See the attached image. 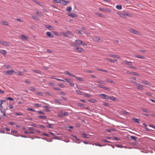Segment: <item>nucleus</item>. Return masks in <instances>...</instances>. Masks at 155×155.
<instances>
[{"label": "nucleus", "mask_w": 155, "mask_h": 155, "mask_svg": "<svg viewBox=\"0 0 155 155\" xmlns=\"http://www.w3.org/2000/svg\"><path fill=\"white\" fill-rule=\"evenodd\" d=\"M81 45L86 46L87 45L82 41L78 39L75 41L74 43L72 44V45L74 46H79Z\"/></svg>", "instance_id": "nucleus-1"}, {"label": "nucleus", "mask_w": 155, "mask_h": 155, "mask_svg": "<svg viewBox=\"0 0 155 155\" xmlns=\"http://www.w3.org/2000/svg\"><path fill=\"white\" fill-rule=\"evenodd\" d=\"M54 2L55 3H60L62 5H66L70 2L68 1H54Z\"/></svg>", "instance_id": "nucleus-2"}, {"label": "nucleus", "mask_w": 155, "mask_h": 155, "mask_svg": "<svg viewBox=\"0 0 155 155\" xmlns=\"http://www.w3.org/2000/svg\"><path fill=\"white\" fill-rule=\"evenodd\" d=\"M61 33L63 35L64 37H69V35H73V33L71 31H67L66 32H61Z\"/></svg>", "instance_id": "nucleus-3"}, {"label": "nucleus", "mask_w": 155, "mask_h": 155, "mask_svg": "<svg viewBox=\"0 0 155 155\" xmlns=\"http://www.w3.org/2000/svg\"><path fill=\"white\" fill-rule=\"evenodd\" d=\"M129 31L130 32L132 33L133 34H135L138 35H141V33L140 32L135 30L134 29H130L129 30Z\"/></svg>", "instance_id": "nucleus-4"}, {"label": "nucleus", "mask_w": 155, "mask_h": 155, "mask_svg": "<svg viewBox=\"0 0 155 155\" xmlns=\"http://www.w3.org/2000/svg\"><path fill=\"white\" fill-rule=\"evenodd\" d=\"M135 84L136 85V86L137 87V88L140 90H143V85H140L139 84L137 83L136 82H134Z\"/></svg>", "instance_id": "nucleus-5"}, {"label": "nucleus", "mask_w": 155, "mask_h": 155, "mask_svg": "<svg viewBox=\"0 0 155 155\" xmlns=\"http://www.w3.org/2000/svg\"><path fill=\"white\" fill-rule=\"evenodd\" d=\"M99 96L103 99H108V96L107 94H99Z\"/></svg>", "instance_id": "nucleus-6"}, {"label": "nucleus", "mask_w": 155, "mask_h": 155, "mask_svg": "<svg viewBox=\"0 0 155 155\" xmlns=\"http://www.w3.org/2000/svg\"><path fill=\"white\" fill-rule=\"evenodd\" d=\"M117 14L118 15L122 18H124L125 17L126 15H128V14H126L125 12H117Z\"/></svg>", "instance_id": "nucleus-7"}, {"label": "nucleus", "mask_w": 155, "mask_h": 155, "mask_svg": "<svg viewBox=\"0 0 155 155\" xmlns=\"http://www.w3.org/2000/svg\"><path fill=\"white\" fill-rule=\"evenodd\" d=\"M105 59L106 60L112 63H114L117 61L116 59H111L108 58H105Z\"/></svg>", "instance_id": "nucleus-8"}, {"label": "nucleus", "mask_w": 155, "mask_h": 155, "mask_svg": "<svg viewBox=\"0 0 155 155\" xmlns=\"http://www.w3.org/2000/svg\"><path fill=\"white\" fill-rule=\"evenodd\" d=\"M109 56L112 58H120V57L119 56L117 55H114V54H110L109 55Z\"/></svg>", "instance_id": "nucleus-9"}, {"label": "nucleus", "mask_w": 155, "mask_h": 155, "mask_svg": "<svg viewBox=\"0 0 155 155\" xmlns=\"http://www.w3.org/2000/svg\"><path fill=\"white\" fill-rule=\"evenodd\" d=\"M46 35L47 36L51 38H53L54 37V35L50 32H49V31L47 32L46 33Z\"/></svg>", "instance_id": "nucleus-10"}, {"label": "nucleus", "mask_w": 155, "mask_h": 155, "mask_svg": "<svg viewBox=\"0 0 155 155\" xmlns=\"http://www.w3.org/2000/svg\"><path fill=\"white\" fill-rule=\"evenodd\" d=\"M10 130L9 129L7 128H5L3 130H1V132L2 133H6L7 134H9V133L8 132V131H9Z\"/></svg>", "instance_id": "nucleus-11"}, {"label": "nucleus", "mask_w": 155, "mask_h": 155, "mask_svg": "<svg viewBox=\"0 0 155 155\" xmlns=\"http://www.w3.org/2000/svg\"><path fill=\"white\" fill-rule=\"evenodd\" d=\"M73 77L75 78L77 80L80 81H84V79L80 77H78L75 75L73 76Z\"/></svg>", "instance_id": "nucleus-12"}, {"label": "nucleus", "mask_w": 155, "mask_h": 155, "mask_svg": "<svg viewBox=\"0 0 155 155\" xmlns=\"http://www.w3.org/2000/svg\"><path fill=\"white\" fill-rule=\"evenodd\" d=\"M20 38L24 40H27V37L24 35H22L19 36Z\"/></svg>", "instance_id": "nucleus-13"}, {"label": "nucleus", "mask_w": 155, "mask_h": 155, "mask_svg": "<svg viewBox=\"0 0 155 155\" xmlns=\"http://www.w3.org/2000/svg\"><path fill=\"white\" fill-rule=\"evenodd\" d=\"M134 56L136 58L142 59H145L146 58V57L144 56L138 55H135Z\"/></svg>", "instance_id": "nucleus-14"}, {"label": "nucleus", "mask_w": 155, "mask_h": 155, "mask_svg": "<svg viewBox=\"0 0 155 155\" xmlns=\"http://www.w3.org/2000/svg\"><path fill=\"white\" fill-rule=\"evenodd\" d=\"M76 92L77 94L78 95H83L84 93V92L79 90H77Z\"/></svg>", "instance_id": "nucleus-15"}, {"label": "nucleus", "mask_w": 155, "mask_h": 155, "mask_svg": "<svg viewBox=\"0 0 155 155\" xmlns=\"http://www.w3.org/2000/svg\"><path fill=\"white\" fill-rule=\"evenodd\" d=\"M68 15L72 17H77V15L74 13H69L68 14Z\"/></svg>", "instance_id": "nucleus-16"}, {"label": "nucleus", "mask_w": 155, "mask_h": 155, "mask_svg": "<svg viewBox=\"0 0 155 155\" xmlns=\"http://www.w3.org/2000/svg\"><path fill=\"white\" fill-rule=\"evenodd\" d=\"M108 99H110L112 101H116V99L114 97L108 96Z\"/></svg>", "instance_id": "nucleus-17"}, {"label": "nucleus", "mask_w": 155, "mask_h": 155, "mask_svg": "<svg viewBox=\"0 0 155 155\" xmlns=\"http://www.w3.org/2000/svg\"><path fill=\"white\" fill-rule=\"evenodd\" d=\"M124 64L126 65H131L132 64V62L130 61H128L127 60L124 61Z\"/></svg>", "instance_id": "nucleus-18"}, {"label": "nucleus", "mask_w": 155, "mask_h": 155, "mask_svg": "<svg viewBox=\"0 0 155 155\" xmlns=\"http://www.w3.org/2000/svg\"><path fill=\"white\" fill-rule=\"evenodd\" d=\"M84 97H88V98H91V97L92 96L90 94H87L86 93H84Z\"/></svg>", "instance_id": "nucleus-19"}, {"label": "nucleus", "mask_w": 155, "mask_h": 155, "mask_svg": "<svg viewBox=\"0 0 155 155\" xmlns=\"http://www.w3.org/2000/svg\"><path fill=\"white\" fill-rule=\"evenodd\" d=\"M0 44L4 45L6 46L8 44L6 42L2 41H0Z\"/></svg>", "instance_id": "nucleus-20"}, {"label": "nucleus", "mask_w": 155, "mask_h": 155, "mask_svg": "<svg viewBox=\"0 0 155 155\" xmlns=\"http://www.w3.org/2000/svg\"><path fill=\"white\" fill-rule=\"evenodd\" d=\"M78 52H81L84 51L83 49L81 48H76Z\"/></svg>", "instance_id": "nucleus-21"}, {"label": "nucleus", "mask_w": 155, "mask_h": 155, "mask_svg": "<svg viewBox=\"0 0 155 155\" xmlns=\"http://www.w3.org/2000/svg\"><path fill=\"white\" fill-rule=\"evenodd\" d=\"M77 31H78V33L79 34H83L85 33V32L82 30H77Z\"/></svg>", "instance_id": "nucleus-22"}, {"label": "nucleus", "mask_w": 155, "mask_h": 155, "mask_svg": "<svg viewBox=\"0 0 155 155\" xmlns=\"http://www.w3.org/2000/svg\"><path fill=\"white\" fill-rule=\"evenodd\" d=\"M95 14L96 15H97L98 16H100V17H102V18H104L105 17V16L104 15H102V14H100V13H95Z\"/></svg>", "instance_id": "nucleus-23"}, {"label": "nucleus", "mask_w": 155, "mask_h": 155, "mask_svg": "<svg viewBox=\"0 0 155 155\" xmlns=\"http://www.w3.org/2000/svg\"><path fill=\"white\" fill-rule=\"evenodd\" d=\"M133 120L135 122L137 123H140V120L138 119L133 118Z\"/></svg>", "instance_id": "nucleus-24"}, {"label": "nucleus", "mask_w": 155, "mask_h": 155, "mask_svg": "<svg viewBox=\"0 0 155 155\" xmlns=\"http://www.w3.org/2000/svg\"><path fill=\"white\" fill-rule=\"evenodd\" d=\"M46 27L47 28H49L50 29L54 30V27L52 26H51L49 25H46Z\"/></svg>", "instance_id": "nucleus-25"}, {"label": "nucleus", "mask_w": 155, "mask_h": 155, "mask_svg": "<svg viewBox=\"0 0 155 155\" xmlns=\"http://www.w3.org/2000/svg\"><path fill=\"white\" fill-rule=\"evenodd\" d=\"M64 116L63 113L62 111L60 112L58 115V117H63Z\"/></svg>", "instance_id": "nucleus-26"}, {"label": "nucleus", "mask_w": 155, "mask_h": 155, "mask_svg": "<svg viewBox=\"0 0 155 155\" xmlns=\"http://www.w3.org/2000/svg\"><path fill=\"white\" fill-rule=\"evenodd\" d=\"M93 40L95 41H98L100 40V38L99 37H94L93 38Z\"/></svg>", "instance_id": "nucleus-27"}, {"label": "nucleus", "mask_w": 155, "mask_h": 155, "mask_svg": "<svg viewBox=\"0 0 155 155\" xmlns=\"http://www.w3.org/2000/svg\"><path fill=\"white\" fill-rule=\"evenodd\" d=\"M141 83L144 84H146L147 85H150V84L149 82H147L146 81H143L141 82Z\"/></svg>", "instance_id": "nucleus-28"}, {"label": "nucleus", "mask_w": 155, "mask_h": 155, "mask_svg": "<svg viewBox=\"0 0 155 155\" xmlns=\"http://www.w3.org/2000/svg\"><path fill=\"white\" fill-rule=\"evenodd\" d=\"M64 73L68 75L71 76L73 77V76H74V74H70L69 72L67 71H65Z\"/></svg>", "instance_id": "nucleus-29"}, {"label": "nucleus", "mask_w": 155, "mask_h": 155, "mask_svg": "<svg viewBox=\"0 0 155 155\" xmlns=\"http://www.w3.org/2000/svg\"><path fill=\"white\" fill-rule=\"evenodd\" d=\"M116 8L118 10H121L122 8V6L121 5H117L116 6Z\"/></svg>", "instance_id": "nucleus-30"}, {"label": "nucleus", "mask_w": 155, "mask_h": 155, "mask_svg": "<svg viewBox=\"0 0 155 155\" xmlns=\"http://www.w3.org/2000/svg\"><path fill=\"white\" fill-rule=\"evenodd\" d=\"M142 110L144 112H146V113H150V111L148 110H147L146 109H142Z\"/></svg>", "instance_id": "nucleus-31"}, {"label": "nucleus", "mask_w": 155, "mask_h": 155, "mask_svg": "<svg viewBox=\"0 0 155 155\" xmlns=\"http://www.w3.org/2000/svg\"><path fill=\"white\" fill-rule=\"evenodd\" d=\"M0 52L2 54L5 55L6 53V51L5 50H1L0 51Z\"/></svg>", "instance_id": "nucleus-32"}, {"label": "nucleus", "mask_w": 155, "mask_h": 155, "mask_svg": "<svg viewBox=\"0 0 155 155\" xmlns=\"http://www.w3.org/2000/svg\"><path fill=\"white\" fill-rule=\"evenodd\" d=\"M131 73L133 74L136 75V76H140L139 74L138 73L136 72H131Z\"/></svg>", "instance_id": "nucleus-33"}, {"label": "nucleus", "mask_w": 155, "mask_h": 155, "mask_svg": "<svg viewBox=\"0 0 155 155\" xmlns=\"http://www.w3.org/2000/svg\"><path fill=\"white\" fill-rule=\"evenodd\" d=\"M88 101L92 103H95L96 101L94 99H90L88 100Z\"/></svg>", "instance_id": "nucleus-34"}, {"label": "nucleus", "mask_w": 155, "mask_h": 155, "mask_svg": "<svg viewBox=\"0 0 155 155\" xmlns=\"http://www.w3.org/2000/svg\"><path fill=\"white\" fill-rule=\"evenodd\" d=\"M96 82L98 83L101 84H104V82L101 81H96Z\"/></svg>", "instance_id": "nucleus-35"}, {"label": "nucleus", "mask_w": 155, "mask_h": 155, "mask_svg": "<svg viewBox=\"0 0 155 155\" xmlns=\"http://www.w3.org/2000/svg\"><path fill=\"white\" fill-rule=\"evenodd\" d=\"M38 117L43 119H45L46 118V117L45 116H38Z\"/></svg>", "instance_id": "nucleus-36"}, {"label": "nucleus", "mask_w": 155, "mask_h": 155, "mask_svg": "<svg viewBox=\"0 0 155 155\" xmlns=\"http://www.w3.org/2000/svg\"><path fill=\"white\" fill-rule=\"evenodd\" d=\"M71 7L69 6L66 9V10L69 12H70L71 11Z\"/></svg>", "instance_id": "nucleus-37"}, {"label": "nucleus", "mask_w": 155, "mask_h": 155, "mask_svg": "<svg viewBox=\"0 0 155 155\" xmlns=\"http://www.w3.org/2000/svg\"><path fill=\"white\" fill-rule=\"evenodd\" d=\"M128 68H130L134 69H137V67H134V66H128Z\"/></svg>", "instance_id": "nucleus-38"}, {"label": "nucleus", "mask_w": 155, "mask_h": 155, "mask_svg": "<svg viewBox=\"0 0 155 155\" xmlns=\"http://www.w3.org/2000/svg\"><path fill=\"white\" fill-rule=\"evenodd\" d=\"M97 70L99 71H104V72H107V71L106 70L97 69Z\"/></svg>", "instance_id": "nucleus-39"}, {"label": "nucleus", "mask_w": 155, "mask_h": 155, "mask_svg": "<svg viewBox=\"0 0 155 155\" xmlns=\"http://www.w3.org/2000/svg\"><path fill=\"white\" fill-rule=\"evenodd\" d=\"M2 24L5 25H8V23L7 22L5 21H2Z\"/></svg>", "instance_id": "nucleus-40"}, {"label": "nucleus", "mask_w": 155, "mask_h": 155, "mask_svg": "<svg viewBox=\"0 0 155 155\" xmlns=\"http://www.w3.org/2000/svg\"><path fill=\"white\" fill-rule=\"evenodd\" d=\"M85 72L87 73H92L94 72V71L90 70H86Z\"/></svg>", "instance_id": "nucleus-41"}, {"label": "nucleus", "mask_w": 155, "mask_h": 155, "mask_svg": "<svg viewBox=\"0 0 155 155\" xmlns=\"http://www.w3.org/2000/svg\"><path fill=\"white\" fill-rule=\"evenodd\" d=\"M3 102V100H1L0 101V109H2V106L1 105L2 104Z\"/></svg>", "instance_id": "nucleus-42"}, {"label": "nucleus", "mask_w": 155, "mask_h": 155, "mask_svg": "<svg viewBox=\"0 0 155 155\" xmlns=\"http://www.w3.org/2000/svg\"><path fill=\"white\" fill-rule=\"evenodd\" d=\"M131 139L134 140H136L137 139V137L134 136H131L130 137Z\"/></svg>", "instance_id": "nucleus-43"}, {"label": "nucleus", "mask_w": 155, "mask_h": 155, "mask_svg": "<svg viewBox=\"0 0 155 155\" xmlns=\"http://www.w3.org/2000/svg\"><path fill=\"white\" fill-rule=\"evenodd\" d=\"M97 85L98 87H99L100 88H104H104L105 86H104V85H101V84H98V85Z\"/></svg>", "instance_id": "nucleus-44"}, {"label": "nucleus", "mask_w": 155, "mask_h": 155, "mask_svg": "<svg viewBox=\"0 0 155 155\" xmlns=\"http://www.w3.org/2000/svg\"><path fill=\"white\" fill-rule=\"evenodd\" d=\"M15 114L19 116H23V114L21 113H15Z\"/></svg>", "instance_id": "nucleus-45"}, {"label": "nucleus", "mask_w": 155, "mask_h": 155, "mask_svg": "<svg viewBox=\"0 0 155 155\" xmlns=\"http://www.w3.org/2000/svg\"><path fill=\"white\" fill-rule=\"evenodd\" d=\"M32 18L34 19H35V20H37V21L39 20V18L38 17H37L36 16H32Z\"/></svg>", "instance_id": "nucleus-46"}, {"label": "nucleus", "mask_w": 155, "mask_h": 155, "mask_svg": "<svg viewBox=\"0 0 155 155\" xmlns=\"http://www.w3.org/2000/svg\"><path fill=\"white\" fill-rule=\"evenodd\" d=\"M53 89L54 90H57V91H60L61 90V89H60V88H58V87H54L53 88Z\"/></svg>", "instance_id": "nucleus-47"}, {"label": "nucleus", "mask_w": 155, "mask_h": 155, "mask_svg": "<svg viewBox=\"0 0 155 155\" xmlns=\"http://www.w3.org/2000/svg\"><path fill=\"white\" fill-rule=\"evenodd\" d=\"M58 86L60 87H62V88H64V87H65V86L62 84H58Z\"/></svg>", "instance_id": "nucleus-48"}, {"label": "nucleus", "mask_w": 155, "mask_h": 155, "mask_svg": "<svg viewBox=\"0 0 155 155\" xmlns=\"http://www.w3.org/2000/svg\"><path fill=\"white\" fill-rule=\"evenodd\" d=\"M63 115H64V116H68L69 115V114L68 112H65L63 113Z\"/></svg>", "instance_id": "nucleus-49"}, {"label": "nucleus", "mask_w": 155, "mask_h": 155, "mask_svg": "<svg viewBox=\"0 0 155 155\" xmlns=\"http://www.w3.org/2000/svg\"><path fill=\"white\" fill-rule=\"evenodd\" d=\"M122 112L123 113V114H125L128 115L129 114V113L127 112V111H126L125 110L122 111Z\"/></svg>", "instance_id": "nucleus-50"}, {"label": "nucleus", "mask_w": 155, "mask_h": 155, "mask_svg": "<svg viewBox=\"0 0 155 155\" xmlns=\"http://www.w3.org/2000/svg\"><path fill=\"white\" fill-rule=\"evenodd\" d=\"M30 90L31 91H34L35 90V88L33 87H30Z\"/></svg>", "instance_id": "nucleus-51"}, {"label": "nucleus", "mask_w": 155, "mask_h": 155, "mask_svg": "<svg viewBox=\"0 0 155 155\" xmlns=\"http://www.w3.org/2000/svg\"><path fill=\"white\" fill-rule=\"evenodd\" d=\"M68 83H70L71 82V79H64Z\"/></svg>", "instance_id": "nucleus-52"}, {"label": "nucleus", "mask_w": 155, "mask_h": 155, "mask_svg": "<svg viewBox=\"0 0 155 155\" xmlns=\"http://www.w3.org/2000/svg\"><path fill=\"white\" fill-rule=\"evenodd\" d=\"M33 71L35 72H36L38 74H40L41 73V71L38 70H34V71Z\"/></svg>", "instance_id": "nucleus-53"}, {"label": "nucleus", "mask_w": 155, "mask_h": 155, "mask_svg": "<svg viewBox=\"0 0 155 155\" xmlns=\"http://www.w3.org/2000/svg\"><path fill=\"white\" fill-rule=\"evenodd\" d=\"M36 14L39 16H42V14L41 13L39 12H37Z\"/></svg>", "instance_id": "nucleus-54"}, {"label": "nucleus", "mask_w": 155, "mask_h": 155, "mask_svg": "<svg viewBox=\"0 0 155 155\" xmlns=\"http://www.w3.org/2000/svg\"><path fill=\"white\" fill-rule=\"evenodd\" d=\"M82 135L83 136V137L84 138H87V134H85V133H83L82 134Z\"/></svg>", "instance_id": "nucleus-55"}, {"label": "nucleus", "mask_w": 155, "mask_h": 155, "mask_svg": "<svg viewBox=\"0 0 155 155\" xmlns=\"http://www.w3.org/2000/svg\"><path fill=\"white\" fill-rule=\"evenodd\" d=\"M106 81L111 83H113L114 82L112 80H111L108 79L106 80Z\"/></svg>", "instance_id": "nucleus-56"}, {"label": "nucleus", "mask_w": 155, "mask_h": 155, "mask_svg": "<svg viewBox=\"0 0 155 155\" xmlns=\"http://www.w3.org/2000/svg\"><path fill=\"white\" fill-rule=\"evenodd\" d=\"M54 101L57 103H58L60 104H61L60 102V101L59 100L57 99H55Z\"/></svg>", "instance_id": "nucleus-57"}, {"label": "nucleus", "mask_w": 155, "mask_h": 155, "mask_svg": "<svg viewBox=\"0 0 155 155\" xmlns=\"http://www.w3.org/2000/svg\"><path fill=\"white\" fill-rule=\"evenodd\" d=\"M80 107H83L84 104L81 103H78L77 104Z\"/></svg>", "instance_id": "nucleus-58"}, {"label": "nucleus", "mask_w": 155, "mask_h": 155, "mask_svg": "<svg viewBox=\"0 0 155 155\" xmlns=\"http://www.w3.org/2000/svg\"><path fill=\"white\" fill-rule=\"evenodd\" d=\"M35 106H36L38 107H41V105L38 104H35Z\"/></svg>", "instance_id": "nucleus-59"}, {"label": "nucleus", "mask_w": 155, "mask_h": 155, "mask_svg": "<svg viewBox=\"0 0 155 155\" xmlns=\"http://www.w3.org/2000/svg\"><path fill=\"white\" fill-rule=\"evenodd\" d=\"M60 94H61L63 95H65L66 94L65 93L63 92H59Z\"/></svg>", "instance_id": "nucleus-60"}, {"label": "nucleus", "mask_w": 155, "mask_h": 155, "mask_svg": "<svg viewBox=\"0 0 155 155\" xmlns=\"http://www.w3.org/2000/svg\"><path fill=\"white\" fill-rule=\"evenodd\" d=\"M35 3H37L38 5H41L40 4V3L38 1H35Z\"/></svg>", "instance_id": "nucleus-61"}, {"label": "nucleus", "mask_w": 155, "mask_h": 155, "mask_svg": "<svg viewBox=\"0 0 155 155\" xmlns=\"http://www.w3.org/2000/svg\"><path fill=\"white\" fill-rule=\"evenodd\" d=\"M28 110H29V111H35V110H34L33 109H32L31 108H28Z\"/></svg>", "instance_id": "nucleus-62"}, {"label": "nucleus", "mask_w": 155, "mask_h": 155, "mask_svg": "<svg viewBox=\"0 0 155 155\" xmlns=\"http://www.w3.org/2000/svg\"><path fill=\"white\" fill-rule=\"evenodd\" d=\"M25 82L26 83H27V84H30V81H28V80H25Z\"/></svg>", "instance_id": "nucleus-63"}, {"label": "nucleus", "mask_w": 155, "mask_h": 155, "mask_svg": "<svg viewBox=\"0 0 155 155\" xmlns=\"http://www.w3.org/2000/svg\"><path fill=\"white\" fill-rule=\"evenodd\" d=\"M49 84L51 86H54L55 85L53 83H50Z\"/></svg>", "instance_id": "nucleus-64"}]
</instances>
